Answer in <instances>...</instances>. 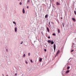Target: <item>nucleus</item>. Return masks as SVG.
<instances>
[{
    "label": "nucleus",
    "instance_id": "1",
    "mask_svg": "<svg viewBox=\"0 0 76 76\" xmlns=\"http://www.w3.org/2000/svg\"><path fill=\"white\" fill-rule=\"evenodd\" d=\"M48 42L49 43H50L51 42V45H52L53 44H54V42L51 41L50 40H49L48 41Z\"/></svg>",
    "mask_w": 76,
    "mask_h": 76
},
{
    "label": "nucleus",
    "instance_id": "2",
    "mask_svg": "<svg viewBox=\"0 0 76 76\" xmlns=\"http://www.w3.org/2000/svg\"><path fill=\"white\" fill-rule=\"evenodd\" d=\"M60 50H58L56 54V56H58V54L59 53H60Z\"/></svg>",
    "mask_w": 76,
    "mask_h": 76
},
{
    "label": "nucleus",
    "instance_id": "3",
    "mask_svg": "<svg viewBox=\"0 0 76 76\" xmlns=\"http://www.w3.org/2000/svg\"><path fill=\"white\" fill-rule=\"evenodd\" d=\"M56 44H54V45H53V48L54 49V51L56 50Z\"/></svg>",
    "mask_w": 76,
    "mask_h": 76
},
{
    "label": "nucleus",
    "instance_id": "4",
    "mask_svg": "<svg viewBox=\"0 0 76 76\" xmlns=\"http://www.w3.org/2000/svg\"><path fill=\"white\" fill-rule=\"evenodd\" d=\"M23 14H24L25 13V9L24 8H23Z\"/></svg>",
    "mask_w": 76,
    "mask_h": 76
},
{
    "label": "nucleus",
    "instance_id": "5",
    "mask_svg": "<svg viewBox=\"0 0 76 76\" xmlns=\"http://www.w3.org/2000/svg\"><path fill=\"white\" fill-rule=\"evenodd\" d=\"M56 5L57 6H58V5H60V3H59L58 2H56Z\"/></svg>",
    "mask_w": 76,
    "mask_h": 76
},
{
    "label": "nucleus",
    "instance_id": "6",
    "mask_svg": "<svg viewBox=\"0 0 76 76\" xmlns=\"http://www.w3.org/2000/svg\"><path fill=\"white\" fill-rule=\"evenodd\" d=\"M47 31L48 32H50V30L49 29V28H48L47 27Z\"/></svg>",
    "mask_w": 76,
    "mask_h": 76
},
{
    "label": "nucleus",
    "instance_id": "7",
    "mask_svg": "<svg viewBox=\"0 0 76 76\" xmlns=\"http://www.w3.org/2000/svg\"><path fill=\"white\" fill-rule=\"evenodd\" d=\"M72 20L74 21V22H75V21H76V20H75V18H72Z\"/></svg>",
    "mask_w": 76,
    "mask_h": 76
},
{
    "label": "nucleus",
    "instance_id": "8",
    "mask_svg": "<svg viewBox=\"0 0 76 76\" xmlns=\"http://www.w3.org/2000/svg\"><path fill=\"white\" fill-rule=\"evenodd\" d=\"M42 61V58H40L39 60V61L40 62H41Z\"/></svg>",
    "mask_w": 76,
    "mask_h": 76
},
{
    "label": "nucleus",
    "instance_id": "9",
    "mask_svg": "<svg viewBox=\"0 0 76 76\" xmlns=\"http://www.w3.org/2000/svg\"><path fill=\"white\" fill-rule=\"evenodd\" d=\"M15 31L17 32V27H15Z\"/></svg>",
    "mask_w": 76,
    "mask_h": 76
},
{
    "label": "nucleus",
    "instance_id": "10",
    "mask_svg": "<svg viewBox=\"0 0 76 76\" xmlns=\"http://www.w3.org/2000/svg\"><path fill=\"white\" fill-rule=\"evenodd\" d=\"M45 18H48V15H47L45 16Z\"/></svg>",
    "mask_w": 76,
    "mask_h": 76
},
{
    "label": "nucleus",
    "instance_id": "11",
    "mask_svg": "<svg viewBox=\"0 0 76 76\" xmlns=\"http://www.w3.org/2000/svg\"><path fill=\"white\" fill-rule=\"evenodd\" d=\"M69 70H67L66 71V73H69Z\"/></svg>",
    "mask_w": 76,
    "mask_h": 76
},
{
    "label": "nucleus",
    "instance_id": "12",
    "mask_svg": "<svg viewBox=\"0 0 76 76\" xmlns=\"http://www.w3.org/2000/svg\"><path fill=\"white\" fill-rule=\"evenodd\" d=\"M69 69H70V67H69V66H68L67 68V70H69Z\"/></svg>",
    "mask_w": 76,
    "mask_h": 76
},
{
    "label": "nucleus",
    "instance_id": "13",
    "mask_svg": "<svg viewBox=\"0 0 76 76\" xmlns=\"http://www.w3.org/2000/svg\"><path fill=\"white\" fill-rule=\"evenodd\" d=\"M53 35H54V36H55V35H56V34L55 33H53Z\"/></svg>",
    "mask_w": 76,
    "mask_h": 76
},
{
    "label": "nucleus",
    "instance_id": "14",
    "mask_svg": "<svg viewBox=\"0 0 76 76\" xmlns=\"http://www.w3.org/2000/svg\"><path fill=\"white\" fill-rule=\"evenodd\" d=\"M13 23H14V24H15V25H16V23L15 22L13 21Z\"/></svg>",
    "mask_w": 76,
    "mask_h": 76
},
{
    "label": "nucleus",
    "instance_id": "15",
    "mask_svg": "<svg viewBox=\"0 0 76 76\" xmlns=\"http://www.w3.org/2000/svg\"><path fill=\"white\" fill-rule=\"evenodd\" d=\"M58 33H60V30H59V29H58Z\"/></svg>",
    "mask_w": 76,
    "mask_h": 76
},
{
    "label": "nucleus",
    "instance_id": "16",
    "mask_svg": "<svg viewBox=\"0 0 76 76\" xmlns=\"http://www.w3.org/2000/svg\"><path fill=\"white\" fill-rule=\"evenodd\" d=\"M30 53H28V56H30Z\"/></svg>",
    "mask_w": 76,
    "mask_h": 76
},
{
    "label": "nucleus",
    "instance_id": "17",
    "mask_svg": "<svg viewBox=\"0 0 76 76\" xmlns=\"http://www.w3.org/2000/svg\"><path fill=\"white\" fill-rule=\"evenodd\" d=\"M19 4H20V5H22V2H20Z\"/></svg>",
    "mask_w": 76,
    "mask_h": 76
},
{
    "label": "nucleus",
    "instance_id": "18",
    "mask_svg": "<svg viewBox=\"0 0 76 76\" xmlns=\"http://www.w3.org/2000/svg\"><path fill=\"white\" fill-rule=\"evenodd\" d=\"M74 13L76 14V11H74Z\"/></svg>",
    "mask_w": 76,
    "mask_h": 76
},
{
    "label": "nucleus",
    "instance_id": "19",
    "mask_svg": "<svg viewBox=\"0 0 76 76\" xmlns=\"http://www.w3.org/2000/svg\"><path fill=\"white\" fill-rule=\"evenodd\" d=\"M62 25H63V27H64V23H62Z\"/></svg>",
    "mask_w": 76,
    "mask_h": 76
},
{
    "label": "nucleus",
    "instance_id": "20",
    "mask_svg": "<svg viewBox=\"0 0 76 76\" xmlns=\"http://www.w3.org/2000/svg\"><path fill=\"white\" fill-rule=\"evenodd\" d=\"M31 63H33V61H32V60H31Z\"/></svg>",
    "mask_w": 76,
    "mask_h": 76
},
{
    "label": "nucleus",
    "instance_id": "21",
    "mask_svg": "<svg viewBox=\"0 0 76 76\" xmlns=\"http://www.w3.org/2000/svg\"><path fill=\"white\" fill-rule=\"evenodd\" d=\"M44 51H45L46 52V51H47V50H46V49H45L44 50Z\"/></svg>",
    "mask_w": 76,
    "mask_h": 76
},
{
    "label": "nucleus",
    "instance_id": "22",
    "mask_svg": "<svg viewBox=\"0 0 76 76\" xmlns=\"http://www.w3.org/2000/svg\"><path fill=\"white\" fill-rule=\"evenodd\" d=\"M23 57H25V54H24L23 55Z\"/></svg>",
    "mask_w": 76,
    "mask_h": 76
},
{
    "label": "nucleus",
    "instance_id": "23",
    "mask_svg": "<svg viewBox=\"0 0 76 76\" xmlns=\"http://www.w3.org/2000/svg\"><path fill=\"white\" fill-rule=\"evenodd\" d=\"M26 64H28V62H27V61H26Z\"/></svg>",
    "mask_w": 76,
    "mask_h": 76
},
{
    "label": "nucleus",
    "instance_id": "24",
    "mask_svg": "<svg viewBox=\"0 0 76 76\" xmlns=\"http://www.w3.org/2000/svg\"><path fill=\"white\" fill-rule=\"evenodd\" d=\"M29 1H29V0H28L27 1V3H28V2H29Z\"/></svg>",
    "mask_w": 76,
    "mask_h": 76
},
{
    "label": "nucleus",
    "instance_id": "25",
    "mask_svg": "<svg viewBox=\"0 0 76 76\" xmlns=\"http://www.w3.org/2000/svg\"><path fill=\"white\" fill-rule=\"evenodd\" d=\"M48 38L49 39H50V37H48Z\"/></svg>",
    "mask_w": 76,
    "mask_h": 76
},
{
    "label": "nucleus",
    "instance_id": "26",
    "mask_svg": "<svg viewBox=\"0 0 76 76\" xmlns=\"http://www.w3.org/2000/svg\"><path fill=\"white\" fill-rule=\"evenodd\" d=\"M50 26H51V25L50 24V22H49V23Z\"/></svg>",
    "mask_w": 76,
    "mask_h": 76
},
{
    "label": "nucleus",
    "instance_id": "27",
    "mask_svg": "<svg viewBox=\"0 0 76 76\" xmlns=\"http://www.w3.org/2000/svg\"><path fill=\"white\" fill-rule=\"evenodd\" d=\"M73 50H72L71 51V52H73Z\"/></svg>",
    "mask_w": 76,
    "mask_h": 76
},
{
    "label": "nucleus",
    "instance_id": "28",
    "mask_svg": "<svg viewBox=\"0 0 76 76\" xmlns=\"http://www.w3.org/2000/svg\"><path fill=\"white\" fill-rule=\"evenodd\" d=\"M27 9H28V8H29V7L28 6L27 7Z\"/></svg>",
    "mask_w": 76,
    "mask_h": 76
},
{
    "label": "nucleus",
    "instance_id": "29",
    "mask_svg": "<svg viewBox=\"0 0 76 76\" xmlns=\"http://www.w3.org/2000/svg\"><path fill=\"white\" fill-rule=\"evenodd\" d=\"M22 43H23V42H22V43H21V44H22Z\"/></svg>",
    "mask_w": 76,
    "mask_h": 76
},
{
    "label": "nucleus",
    "instance_id": "30",
    "mask_svg": "<svg viewBox=\"0 0 76 76\" xmlns=\"http://www.w3.org/2000/svg\"><path fill=\"white\" fill-rule=\"evenodd\" d=\"M51 23H53V24H54V23H53V22H51Z\"/></svg>",
    "mask_w": 76,
    "mask_h": 76
},
{
    "label": "nucleus",
    "instance_id": "31",
    "mask_svg": "<svg viewBox=\"0 0 76 76\" xmlns=\"http://www.w3.org/2000/svg\"><path fill=\"white\" fill-rule=\"evenodd\" d=\"M15 75H17V74H15Z\"/></svg>",
    "mask_w": 76,
    "mask_h": 76
},
{
    "label": "nucleus",
    "instance_id": "32",
    "mask_svg": "<svg viewBox=\"0 0 76 76\" xmlns=\"http://www.w3.org/2000/svg\"><path fill=\"white\" fill-rule=\"evenodd\" d=\"M6 50H7V49H6Z\"/></svg>",
    "mask_w": 76,
    "mask_h": 76
},
{
    "label": "nucleus",
    "instance_id": "33",
    "mask_svg": "<svg viewBox=\"0 0 76 76\" xmlns=\"http://www.w3.org/2000/svg\"><path fill=\"white\" fill-rule=\"evenodd\" d=\"M45 45L46 46H47V45Z\"/></svg>",
    "mask_w": 76,
    "mask_h": 76
},
{
    "label": "nucleus",
    "instance_id": "34",
    "mask_svg": "<svg viewBox=\"0 0 76 76\" xmlns=\"http://www.w3.org/2000/svg\"><path fill=\"white\" fill-rule=\"evenodd\" d=\"M3 75V76H4V75H3V74H2Z\"/></svg>",
    "mask_w": 76,
    "mask_h": 76
},
{
    "label": "nucleus",
    "instance_id": "35",
    "mask_svg": "<svg viewBox=\"0 0 76 76\" xmlns=\"http://www.w3.org/2000/svg\"><path fill=\"white\" fill-rule=\"evenodd\" d=\"M7 76H8V75H7Z\"/></svg>",
    "mask_w": 76,
    "mask_h": 76
},
{
    "label": "nucleus",
    "instance_id": "36",
    "mask_svg": "<svg viewBox=\"0 0 76 76\" xmlns=\"http://www.w3.org/2000/svg\"><path fill=\"white\" fill-rule=\"evenodd\" d=\"M72 47H73V45L72 46Z\"/></svg>",
    "mask_w": 76,
    "mask_h": 76
},
{
    "label": "nucleus",
    "instance_id": "37",
    "mask_svg": "<svg viewBox=\"0 0 76 76\" xmlns=\"http://www.w3.org/2000/svg\"><path fill=\"white\" fill-rule=\"evenodd\" d=\"M18 0V1H19V0Z\"/></svg>",
    "mask_w": 76,
    "mask_h": 76
},
{
    "label": "nucleus",
    "instance_id": "38",
    "mask_svg": "<svg viewBox=\"0 0 76 76\" xmlns=\"http://www.w3.org/2000/svg\"><path fill=\"white\" fill-rule=\"evenodd\" d=\"M61 19H62V18H61Z\"/></svg>",
    "mask_w": 76,
    "mask_h": 76
},
{
    "label": "nucleus",
    "instance_id": "39",
    "mask_svg": "<svg viewBox=\"0 0 76 76\" xmlns=\"http://www.w3.org/2000/svg\"><path fill=\"white\" fill-rule=\"evenodd\" d=\"M61 19H62V18H61Z\"/></svg>",
    "mask_w": 76,
    "mask_h": 76
},
{
    "label": "nucleus",
    "instance_id": "40",
    "mask_svg": "<svg viewBox=\"0 0 76 76\" xmlns=\"http://www.w3.org/2000/svg\"><path fill=\"white\" fill-rule=\"evenodd\" d=\"M45 47V46H44Z\"/></svg>",
    "mask_w": 76,
    "mask_h": 76
}]
</instances>
